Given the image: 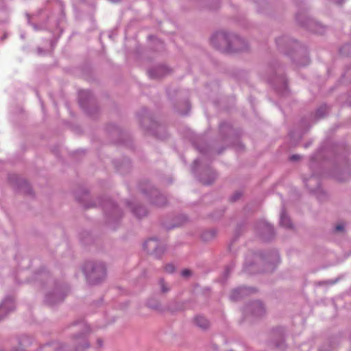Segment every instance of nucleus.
<instances>
[{
  "label": "nucleus",
  "mask_w": 351,
  "mask_h": 351,
  "mask_svg": "<svg viewBox=\"0 0 351 351\" xmlns=\"http://www.w3.org/2000/svg\"><path fill=\"white\" fill-rule=\"evenodd\" d=\"M84 271L88 276V279L93 283H96L106 276V269L103 264L99 263L93 266L88 263L84 267Z\"/></svg>",
  "instance_id": "1"
},
{
  "label": "nucleus",
  "mask_w": 351,
  "mask_h": 351,
  "mask_svg": "<svg viewBox=\"0 0 351 351\" xmlns=\"http://www.w3.org/2000/svg\"><path fill=\"white\" fill-rule=\"evenodd\" d=\"M213 43L219 47H225L229 45L228 36L223 32H218L212 38Z\"/></svg>",
  "instance_id": "2"
},
{
  "label": "nucleus",
  "mask_w": 351,
  "mask_h": 351,
  "mask_svg": "<svg viewBox=\"0 0 351 351\" xmlns=\"http://www.w3.org/2000/svg\"><path fill=\"white\" fill-rule=\"evenodd\" d=\"M195 322L202 328H206L209 326L208 321L203 316H197L195 318Z\"/></svg>",
  "instance_id": "3"
},
{
  "label": "nucleus",
  "mask_w": 351,
  "mask_h": 351,
  "mask_svg": "<svg viewBox=\"0 0 351 351\" xmlns=\"http://www.w3.org/2000/svg\"><path fill=\"white\" fill-rule=\"evenodd\" d=\"M280 224L282 226L290 228L291 226V223L290 219L286 215L285 213H282L280 216Z\"/></svg>",
  "instance_id": "4"
},
{
  "label": "nucleus",
  "mask_w": 351,
  "mask_h": 351,
  "mask_svg": "<svg viewBox=\"0 0 351 351\" xmlns=\"http://www.w3.org/2000/svg\"><path fill=\"white\" fill-rule=\"evenodd\" d=\"M157 245V241L154 239H149L147 240L145 244L144 247L150 252L152 251L151 247H153V248H155Z\"/></svg>",
  "instance_id": "5"
},
{
  "label": "nucleus",
  "mask_w": 351,
  "mask_h": 351,
  "mask_svg": "<svg viewBox=\"0 0 351 351\" xmlns=\"http://www.w3.org/2000/svg\"><path fill=\"white\" fill-rule=\"evenodd\" d=\"M191 274V271L189 269H184L182 271V276L183 277L187 278V277L190 276Z\"/></svg>",
  "instance_id": "6"
},
{
  "label": "nucleus",
  "mask_w": 351,
  "mask_h": 351,
  "mask_svg": "<svg viewBox=\"0 0 351 351\" xmlns=\"http://www.w3.org/2000/svg\"><path fill=\"white\" fill-rule=\"evenodd\" d=\"M165 270L168 272H172L174 270V267L172 265H168L165 267Z\"/></svg>",
  "instance_id": "7"
},
{
  "label": "nucleus",
  "mask_w": 351,
  "mask_h": 351,
  "mask_svg": "<svg viewBox=\"0 0 351 351\" xmlns=\"http://www.w3.org/2000/svg\"><path fill=\"white\" fill-rule=\"evenodd\" d=\"M335 229L337 231H341L343 229V226L341 224H338L337 225Z\"/></svg>",
  "instance_id": "8"
},
{
  "label": "nucleus",
  "mask_w": 351,
  "mask_h": 351,
  "mask_svg": "<svg viewBox=\"0 0 351 351\" xmlns=\"http://www.w3.org/2000/svg\"><path fill=\"white\" fill-rule=\"evenodd\" d=\"M239 293V291L238 290H235L232 292V298L233 300H236L237 299V296H236V294H237Z\"/></svg>",
  "instance_id": "9"
},
{
  "label": "nucleus",
  "mask_w": 351,
  "mask_h": 351,
  "mask_svg": "<svg viewBox=\"0 0 351 351\" xmlns=\"http://www.w3.org/2000/svg\"><path fill=\"white\" fill-rule=\"evenodd\" d=\"M300 157L298 156H296V155H293L291 157V160H296L299 158Z\"/></svg>",
  "instance_id": "10"
},
{
  "label": "nucleus",
  "mask_w": 351,
  "mask_h": 351,
  "mask_svg": "<svg viewBox=\"0 0 351 351\" xmlns=\"http://www.w3.org/2000/svg\"><path fill=\"white\" fill-rule=\"evenodd\" d=\"M266 228H267L269 230H271V226H269V225H267V226H266Z\"/></svg>",
  "instance_id": "11"
}]
</instances>
